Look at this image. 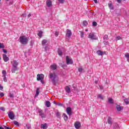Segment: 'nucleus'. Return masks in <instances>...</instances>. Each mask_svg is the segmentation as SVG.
<instances>
[{"instance_id":"26","label":"nucleus","mask_w":129,"mask_h":129,"mask_svg":"<svg viewBox=\"0 0 129 129\" xmlns=\"http://www.w3.org/2000/svg\"><path fill=\"white\" fill-rule=\"evenodd\" d=\"M62 116H63V118L64 120L67 121L68 120V116L65 113H63Z\"/></svg>"},{"instance_id":"10","label":"nucleus","mask_w":129,"mask_h":129,"mask_svg":"<svg viewBox=\"0 0 129 129\" xmlns=\"http://www.w3.org/2000/svg\"><path fill=\"white\" fill-rule=\"evenodd\" d=\"M88 38L91 39V40H96V37L93 33H90L88 35Z\"/></svg>"},{"instance_id":"34","label":"nucleus","mask_w":129,"mask_h":129,"mask_svg":"<svg viewBox=\"0 0 129 129\" xmlns=\"http://www.w3.org/2000/svg\"><path fill=\"white\" fill-rule=\"evenodd\" d=\"M83 26H84L85 27H86V26H87V25H88V23H87V21H84L83 22Z\"/></svg>"},{"instance_id":"5","label":"nucleus","mask_w":129,"mask_h":129,"mask_svg":"<svg viewBox=\"0 0 129 129\" xmlns=\"http://www.w3.org/2000/svg\"><path fill=\"white\" fill-rule=\"evenodd\" d=\"M74 126L75 128L79 129L81 126V123H80V122L76 121L75 122Z\"/></svg>"},{"instance_id":"41","label":"nucleus","mask_w":129,"mask_h":129,"mask_svg":"<svg viewBox=\"0 0 129 129\" xmlns=\"http://www.w3.org/2000/svg\"><path fill=\"white\" fill-rule=\"evenodd\" d=\"M98 98H100V99H103V97H102V95L101 94H99L98 95Z\"/></svg>"},{"instance_id":"13","label":"nucleus","mask_w":129,"mask_h":129,"mask_svg":"<svg viewBox=\"0 0 129 129\" xmlns=\"http://www.w3.org/2000/svg\"><path fill=\"white\" fill-rule=\"evenodd\" d=\"M12 64L13 67H18V65H19V62H18L17 60H14L13 62H12Z\"/></svg>"},{"instance_id":"30","label":"nucleus","mask_w":129,"mask_h":129,"mask_svg":"<svg viewBox=\"0 0 129 129\" xmlns=\"http://www.w3.org/2000/svg\"><path fill=\"white\" fill-rule=\"evenodd\" d=\"M128 98H125L124 99V102H125V104H128L129 103V101H128Z\"/></svg>"},{"instance_id":"25","label":"nucleus","mask_w":129,"mask_h":129,"mask_svg":"<svg viewBox=\"0 0 129 129\" xmlns=\"http://www.w3.org/2000/svg\"><path fill=\"white\" fill-rule=\"evenodd\" d=\"M39 90H40V88H37L34 97H37L39 95Z\"/></svg>"},{"instance_id":"20","label":"nucleus","mask_w":129,"mask_h":129,"mask_svg":"<svg viewBox=\"0 0 129 129\" xmlns=\"http://www.w3.org/2000/svg\"><path fill=\"white\" fill-rule=\"evenodd\" d=\"M40 127L43 129L47 128V123L41 124Z\"/></svg>"},{"instance_id":"44","label":"nucleus","mask_w":129,"mask_h":129,"mask_svg":"<svg viewBox=\"0 0 129 129\" xmlns=\"http://www.w3.org/2000/svg\"><path fill=\"white\" fill-rule=\"evenodd\" d=\"M103 43L104 44V45H108V41H106V40H104Z\"/></svg>"},{"instance_id":"19","label":"nucleus","mask_w":129,"mask_h":129,"mask_svg":"<svg viewBox=\"0 0 129 129\" xmlns=\"http://www.w3.org/2000/svg\"><path fill=\"white\" fill-rule=\"evenodd\" d=\"M65 90L67 93H70V91H71L70 88L68 86L66 87Z\"/></svg>"},{"instance_id":"18","label":"nucleus","mask_w":129,"mask_h":129,"mask_svg":"<svg viewBox=\"0 0 129 129\" xmlns=\"http://www.w3.org/2000/svg\"><path fill=\"white\" fill-rule=\"evenodd\" d=\"M107 122L109 124H112V119L111 118V117H108Z\"/></svg>"},{"instance_id":"24","label":"nucleus","mask_w":129,"mask_h":129,"mask_svg":"<svg viewBox=\"0 0 129 129\" xmlns=\"http://www.w3.org/2000/svg\"><path fill=\"white\" fill-rule=\"evenodd\" d=\"M47 43H48V40H47L46 39L43 40L42 41V46H45V45H46V44H47Z\"/></svg>"},{"instance_id":"61","label":"nucleus","mask_w":129,"mask_h":129,"mask_svg":"<svg viewBox=\"0 0 129 129\" xmlns=\"http://www.w3.org/2000/svg\"><path fill=\"white\" fill-rule=\"evenodd\" d=\"M31 14H29L28 15V18H30V17H31Z\"/></svg>"},{"instance_id":"29","label":"nucleus","mask_w":129,"mask_h":129,"mask_svg":"<svg viewBox=\"0 0 129 129\" xmlns=\"http://www.w3.org/2000/svg\"><path fill=\"white\" fill-rule=\"evenodd\" d=\"M57 53H58V55H59V56H62V50H61V49H60V48L58 49Z\"/></svg>"},{"instance_id":"53","label":"nucleus","mask_w":129,"mask_h":129,"mask_svg":"<svg viewBox=\"0 0 129 129\" xmlns=\"http://www.w3.org/2000/svg\"><path fill=\"white\" fill-rule=\"evenodd\" d=\"M99 88H100V90H103V87H102V86H99Z\"/></svg>"},{"instance_id":"4","label":"nucleus","mask_w":129,"mask_h":129,"mask_svg":"<svg viewBox=\"0 0 129 129\" xmlns=\"http://www.w3.org/2000/svg\"><path fill=\"white\" fill-rule=\"evenodd\" d=\"M8 114L10 119H12V120H14V119H15V114H14V112L9 111L8 112Z\"/></svg>"},{"instance_id":"64","label":"nucleus","mask_w":129,"mask_h":129,"mask_svg":"<svg viewBox=\"0 0 129 129\" xmlns=\"http://www.w3.org/2000/svg\"><path fill=\"white\" fill-rule=\"evenodd\" d=\"M0 129H5V128H4V127H3L2 126H0Z\"/></svg>"},{"instance_id":"21","label":"nucleus","mask_w":129,"mask_h":129,"mask_svg":"<svg viewBox=\"0 0 129 129\" xmlns=\"http://www.w3.org/2000/svg\"><path fill=\"white\" fill-rule=\"evenodd\" d=\"M7 6L9 7V6H12L14 4V1L11 0L10 1V2H7L6 3Z\"/></svg>"},{"instance_id":"11","label":"nucleus","mask_w":129,"mask_h":129,"mask_svg":"<svg viewBox=\"0 0 129 129\" xmlns=\"http://www.w3.org/2000/svg\"><path fill=\"white\" fill-rule=\"evenodd\" d=\"M19 70V68L18 67H12V73H16V71H18Z\"/></svg>"},{"instance_id":"12","label":"nucleus","mask_w":129,"mask_h":129,"mask_svg":"<svg viewBox=\"0 0 129 129\" xmlns=\"http://www.w3.org/2000/svg\"><path fill=\"white\" fill-rule=\"evenodd\" d=\"M46 3V6L47 7H48V8H50V7H52V1L47 0Z\"/></svg>"},{"instance_id":"16","label":"nucleus","mask_w":129,"mask_h":129,"mask_svg":"<svg viewBox=\"0 0 129 129\" xmlns=\"http://www.w3.org/2000/svg\"><path fill=\"white\" fill-rule=\"evenodd\" d=\"M116 108L117 110V111H120V110H122V109L123 108L122 106H120L119 105H117Z\"/></svg>"},{"instance_id":"33","label":"nucleus","mask_w":129,"mask_h":129,"mask_svg":"<svg viewBox=\"0 0 129 129\" xmlns=\"http://www.w3.org/2000/svg\"><path fill=\"white\" fill-rule=\"evenodd\" d=\"M42 34H43V32H42L41 31H39L38 33V36L39 37H40V38H41Z\"/></svg>"},{"instance_id":"51","label":"nucleus","mask_w":129,"mask_h":129,"mask_svg":"<svg viewBox=\"0 0 129 129\" xmlns=\"http://www.w3.org/2000/svg\"><path fill=\"white\" fill-rule=\"evenodd\" d=\"M55 35L56 37H58V35H59V32H58L57 31H56L55 33Z\"/></svg>"},{"instance_id":"46","label":"nucleus","mask_w":129,"mask_h":129,"mask_svg":"<svg viewBox=\"0 0 129 129\" xmlns=\"http://www.w3.org/2000/svg\"><path fill=\"white\" fill-rule=\"evenodd\" d=\"M4 96H5V94H4V93L3 92L0 93V97H4Z\"/></svg>"},{"instance_id":"14","label":"nucleus","mask_w":129,"mask_h":129,"mask_svg":"<svg viewBox=\"0 0 129 129\" xmlns=\"http://www.w3.org/2000/svg\"><path fill=\"white\" fill-rule=\"evenodd\" d=\"M3 59L5 62H8V61L10 60L9 57H8V56H7L6 54H3Z\"/></svg>"},{"instance_id":"28","label":"nucleus","mask_w":129,"mask_h":129,"mask_svg":"<svg viewBox=\"0 0 129 129\" xmlns=\"http://www.w3.org/2000/svg\"><path fill=\"white\" fill-rule=\"evenodd\" d=\"M3 77H6L7 76V72L4 70L2 71Z\"/></svg>"},{"instance_id":"49","label":"nucleus","mask_w":129,"mask_h":129,"mask_svg":"<svg viewBox=\"0 0 129 129\" xmlns=\"http://www.w3.org/2000/svg\"><path fill=\"white\" fill-rule=\"evenodd\" d=\"M57 105H58V106H63V104H62L61 103H58L57 104Z\"/></svg>"},{"instance_id":"47","label":"nucleus","mask_w":129,"mask_h":129,"mask_svg":"<svg viewBox=\"0 0 129 129\" xmlns=\"http://www.w3.org/2000/svg\"><path fill=\"white\" fill-rule=\"evenodd\" d=\"M4 48H5V46H4V45H3V44L0 43V48L4 49Z\"/></svg>"},{"instance_id":"58","label":"nucleus","mask_w":129,"mask_h":129,"mask_svg":"<svg viewBox=\"0 0 129 129\" xmlns=\"http://www.w3.org/2000/svg\"><path fill=\"white\" fill-rule=\"evenodd\" d=\"M93 1L94 2L95 4H97L98 3L97 0H93Z\"/></svg>"},{"instance_id":"60","label":"nucleus","mask_w":129,"mask_h":129,"mask_svg":"<svg viewBox=\"0 0 129 129\" xmlns=\"http://www.w3.org/2000/svg\"><path fill=\"white\" fill-rule=\"evenodd\" d=\"M44 49H45V52H47V47H45V48H44Z\"/></svg>"},{"instance_id":"22","label":"nucleus","mask_w":129,"mask_h":129,"mask_svg":"<svg viewBox=\"0 0 129 129\" xmlns=\"http://www.w3.org/2000/svg\"><path fill=\"white\" fill-rule=\"evenodd\" d=\"M97 54H98V56H102V55H103V52L101 50H98L97 51Z\"/></svg>"},{"instance_id":"42","label":"nucleus","mask_w":129,"mask_h":129,"mask_svg":"<svg viewBox=\"0 0 129 129\" xmlns=\"http://www.w3.org/2000/svg\"><path fill=\"white\" fill-rule=\"evenodd\" d=\"M0 109H1L2 111H6V108H5V107H0Z\"/></svg>"},{"instance_id":"1","label":"nucleus","mask_w":129,"mask_h":129,"mask_svg":"<svg viewBox=\"0 0 129 129\" xmlns=\"http://www.w3.org/2000/svg\"><path fill=\"white\" fill-rule=\"evenodd\" d=\"M28 41L29 39H28V37L25 36H21L19 38V42L22 44V45H27Z\"/></svg>"},{"instance_id":"27","label":"nucleus","mask_w":129,"mask_h":129,"mask_svg":"<svg viewBox=\"0 0 129 129\" xmlns=\"http://www.w3.org/2000/svg\"><path fill=\"white\" fill-rule=\"evenodd\" d=\"M108 101L110 104H112V103H113V100L111 98H108Z\"/></svg>"},{"instance_id":"32","label":"nucleus","mask_w":129,"mask_h":129,"mask_svg":"<svg viewBox=\"0 0 129 129\" xmlns=\"http://www.w3.org/2000/svg\"><path fill=\"white\" fill-rule=\"evenodd\" d=\"M108 7L110 10H113V7H112V4L110 3L108 4Z\"/></svg>"},{"instance_id":"3","label":"nucleus","mask_w":129,"mask_h":129,"mask_svg":"<svg viewBox=\"0 0 129 129\" xmlns=\"http://www.w3.org/2000/svg\"><path fill=\"white\" fill-rule=\"evenodd\" d=\"M38 112L39 113V116H40L41 118H45L46 117V114L44 113V112L42 109H38Z\"/></svg>"},{"instance_id":"38","label":"nucleus","mask_w":129,"mask_h":129,"mask_svg":"<svg viewBox=\"0 0 129 129\" xmlns=\"http://www.w3.org/2000/svg\"><path fill=\"white\" fill-rule=\"evenodd\" d=\"M107 39H108V36L107 35H105L103 37V40H107Z\"/></svg>"},{"instance_id":"2","label":"nucleus","mask_w":129,"mask_h":129,"mask_svg":"<svg viewBox=\"0 0 129 129\" xmlns=\"http://www.w3.org/2000/svg\"><path fill=\"white\" fill-rule=\"evenodd\" d=\"M49 78L53 85H56V74L52 73H49Z\"/></svg>"},{"instance_id":"17","label":"nucleus","mask_w":129,"mask_h":129,"mask_svg":"<svg viewBox=\"0 0 129 129\" xmlns=\"http://www.w3.org/2000/svg\"><path fill=\"white\" fill-rule=\"evenodd\" d=\"M113 128L115 129V128H120L119 125L116 122L114 123L113 125Z\"/></svg>"},{"instance_id":"62","label":"nucleus","mask_w":129,"mask_h":129,"mask_svg":"<svg viewBox=\"0 0 129 129\" xmlns=\"http://www.w3.org/2000/svg\"><path fill=\"white\" fill-rule=\"evenodd\" d=\"M118 17H120V16H121L120 14H118L117 15Z\"/></svg>"},{"instance_id":"6","label":"nucleus","mask_w":129,"mask_h":129,"mask_svg":"<svg viewBox=\"0 0 129 129\" xmlns=\"http://www.w3.org/2000/svg\"><path fill=\"white\" fill-rule=\"evenodd\" d=\"M66 110L67 114H68L69 116H70V115L72 114V109L71 108V107H69L67 108Z\"/></svg>"},{"instance_id":"15","label":"nucleus","mask_w":129,"mask_h":129,"mask_svg":"<svg viewBox=\"0 0 129 129\" xmlns=\"http://www.w3.org/2000/svg\"><path fill=\"white\" fill-rule=\"evenodd\" d=\"M50 68L52 70H56L57 69V64H56V63H53L50 66Z\"/></svg>"},{"instance_id":"50","label":"nucleus","mask_w":129,"mask_h":129,"mask_svg":"<svg viewBox=\"0 0 129 129\" xmlns=\"http://www.w3.org/2000/svg\"><path fill=\"white\" fill-rule=\"evenodd\" d=\"M4 77V81H5V82H7V81H8V80L7 79V77Z\"/></svg>"},{"instance_id":"35","label":"nucleus","mask_w":129,"mask_h":129,"mask_svg":"<svg viewBox=\"0 0 129 129\" xmlns=\"http://www.w3.org/2000/svg\"><path fill=\"white\" fill-rule=\"evenodd\" d=\"M56 117H57V118H60V113L59 112H57L56 113Z\"/></svg>"},{"instance_id":"9","label":"nucleus","mask_w":129,"mask_h":129,"mask_svg":"<svg viewBox=\"0 0 129 129\" xmlns=\"http://www.w3.org/2000/svg\"><path fill=\"white\" fill-rule=\"evenodd\" d=\"M66 61L67 64H68V65H70V64H73V61H72V60L69 58V57L68 56H67L66 57Z\"/></svg>"},{"instance_id":"36","label":"nucleus","mask_w":129,"mask_h":129,"mask_svg":"<svg viewBox=\"0 0 129 129\" xmlns=\"http://www.w3.org/2000/svg\"><path fill=\"white\" fill-rule=\"evenodd\" d=\"M80 33L81 38H83V37H84V32H83V31H80Z\"/></svg>"},{"instance_id":"45","label":"nucleus","mask_w":129,"mask_h":129,"mask_svg":"<svg viewBox=\"0 0 129 129\" xmlns=\"http://www.w3.org/2000/svg\"><path fill=\"white\" fill-rule=\"evenodd\" d=\"M78 71H79V72L81 73L82 72V71H83V69H82V68H79L78 69Z\"/></svg>"},{"instance_id":"52","label":"nucleus","mask_w":129,"mask_h":129,"mask_svg":"<svg viewBox=\"0 0 129 129\" xmlns=\"http://www.w3.org/2000/svg\"><path fill=\"white\" fill-rule=\"evenodd\" d=\"M33 45H34V42L31 40L30 42V46H33Z\"/></svg>"},{"instance_id":"23","label":"nucleus","mask_w":129,"mask_h":129,"mask_svg":"<svg viewBox=\"0 0 129 129\" xmlns=\"http://www.w3.org/2000/svg\"><path fill=\"white\" fill-rule=\"evenodd\" d=\"M45 105L46 107H50L51 106V103H50V101H47Z\"/></svg>"},{"instance_id":"59","label":"nucleus","mask_w":129,"mask_h":129,"mask_svg":"<svg viewBox=\"0 0 129 129\" xmlns=\"http://www.w3.org/2000/svg\"><path fill=\"white\" fill-rule=\"evenodd\" d=\"M40 81L42 84H44V81H43V80H40Z\"/></svg>"},{"instance_id":"40","label":"nucleus","mask_w":129,"mask_h":129,"mask_svg":"<svg viewBox=\"0 0 129 129\" xmlns=\"http://www.w3.org/2000/svg\"><path fill=\"white\" fill-rule=\"evenodd\" d=\"M26 127L27 128H31V124L27 123L26 124Z\"/></svg>"},{"instance_id":"63","label":"nucleus","mask_w":129,"mask_h":129,"mask_svg":"<svg viewBox=\"0 0 129 129\" xmlns=\"http://www.w3.org/2000/svg\"><path fill=\"white\" fill-rule=\"evenodd\" d=\"M53 102L54 104H57V103L56 102L53 101Z\"/></svg>"},{"instance_id":"54","label":"nucleus","mask_w":129,"mask_h":129,"mask_svg":"<svg viewBox=\"0 0 129 129\" xmlns=\"http://www.w3.org/2000/svg\"><path fill=\"white\" fill-rule=\"evenodd\" d=\"M3 89H4V87L0 85V90H3Z\"/></svg>"},{"instance_id":"43","label":"nucleus","mask_w":129,"mask_h":129,"mask_svg":"<svg viewBox=\"0 0 129 129\" xmlns=\"http://www.w3.org/2000/svg\"><path fill=\"white\" fill-rule=\"evenodd\" d=\"M121 39V37H120V36H117L116 37V41H118V40H120Z\"/></svg>"},{"instance_id":"7","label":"nucleus","mask_w":129,"mask_h":129,"mask_svg":"<svg viewBox=\"0 0 129 129\" xmlns=\"http://www.w3.org/2000/svg\"><path fill=\"white\" fill-rule=\"evenodd\" d=\"M44 79V75L43 74H38L37 80L40 81V80H43Z\"/></svg>"},{"instance_id":"48","label":"nucleus","mask_w":129,"mask_h":129,"mask_svg":"<svg viewBox=\"0 0 129 129\" xmlns=\"http://www.w3.org/2000/svg\"><path fill=\"white\" fill-rule=\"evenodd\" d=\"M9 97H11V98H13L14 97V95L12 93H10Z\"/></svg>"},{"instance_id":"57","label":"nucleus","mask_w":129,"mask_h":129,"mask_svg":"<svg viewBox=\"0 0 129 129\" xmlns=\"http://www.w3.org/2000/svg\"><path fill=\"white\" fill-rule=\"evenodd\" d=\"M117 3H118V4H120L121 3V0H116Z\"/></svg>"},{"instance_id":"31","label":"nucleus","mask_w":129,"mask_h":129,"mask_svg":"<svg viewBox=\"0 0 129 129\" xmlns=\"http://www.w3.org/2000/svg\"><path fill=\"white\" fill-rule=\"evenodd\" d=\"M14 124H15V125H16L17 126H20V123H19V122L17 121H14Z\"/></svg>"},{"instance_id":"37","label":"nucleus","mask_w":129,"mask_h":129,"mask_svg":"<svg viewBox=\"0 0 129 129\" xmlns=\"http://www.w3.org/2000/svg\"><path fill=\"white\" fill-rule=\"evenodd\" d=\"M92 25L93 26V27H96V26H97V23L95 21H94L92 23Z\"/></svg>"},{"instance_id":"39","label":"nucleus","mask_w":129,"mask_h":129,"mask_svg":"<svg viewBox=\"0 0 129 129\" xmlns=\"http://www.w3.org/2000/svg\"><path fill=\"white\" fill-rule=\"evenodd\" d=\"M58 1L59 4H64L65 2V0H58Z\"/></svg>"},{"instance_id":"56","label":"nucleus","mask_w":129,"mask_h":129,"mask_svg":"<svg viewBox=\"0 0 129 129\" xmlns=\"http://www.w3.org/2000/svg\"><path fill=\"white\" fill-rule=\"evenodd\" d=\"M3 52L5 53H7L8 52V51H7V50L5 49H3Z\"/></svg>"},{"instance_id":"55","label":"nucleus","mask_w":129,"mask_h":129,"mask_svg":"<svg viewBox=\"0 0 129 129\" xmlns=\"http://www.w3.org/2000/svg\"><path fill=\"white\" fill-rule=\"evenodd\" d=\"M5 129H12V128H10L9 127H8L7 126H4Z\"/></svg>"},{"instance_id":"8","label":"nucleus","mask_w":129,"mask_h":129,"mask_svg":"<svg viewBox=\"0 0 129 129\" xmlns=\"http://www.w3.org/2000/svg\"><path fill=\"white\" fill-rule=\"evenodd\" d=\"M72 36V32L71 30L68 29L66 33V37L67 38H70Z\"/></svg>"}]
</instances>
